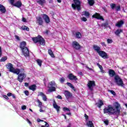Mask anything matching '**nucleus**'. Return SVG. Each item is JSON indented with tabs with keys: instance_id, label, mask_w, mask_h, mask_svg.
<instances>
[{
	"instance_id": "nucleus-1",
	"label": "nucleus",
	"mask_w": 127,
	"mask_h": 127,
	"mask_svg": "<svg viewBox=\"0 0 127 127\" xmlns=\"http://www.w3.org/2000/svg\"><path fill=\"white\" fill-rule=\"evenodd\" d=\"M104 114H108L109 115H117V112L116 108L112 105H108V107L104 109Z\"/></svg>"
},
{
	"instance_id": "nucleus-2",
	"label": "nucleus",
	"mask_w": 127,
	"mask_h": 127,
	"mask_svg": "<svg viewBox=\"0 0 127 127\" xmlns=\"http://www.w3.org/2000/svg\"><path fill=\"white\" fill-rule=\"evenodd\" d=\"M32 40H33L34 43H39L40 45H42L43 46H45V40H44V38H43V37L40 35H38L36 37H33L32 38Z\"/></svg>"
},
{
	"instance_id": "nucleus-3",
	"label": "nucleus",
	"mask_w": 127,
	"mask_h": 127,
	"mask_svg": "<svg viewBox=\"0 0 127 127\" xmlns=\"http://www.w3.org/2000/svg\"><path fill=\"white\" fill-rule=\"evenodd\" d=\"M114 80L115 81V83H116L118 86H120L121 87H124L125 86V84H124V81L123 79L121 78V77L119 75H116L114 77Z\"/></svg>"
},
{
	"instance_id": "nucleus-4",
	"label": "nucleus",
	"mask_w": 127,
	"mask_h": 127,
	"mask_svg": "<svg viewBox=\"0 0 127 127\" xmlns=\"http://www.w3.org/2000/svg\"><path fill=\"white\" fill-rule=\"evenodd\" d=\"M74 3H72L71 4L72 7L73 8V9H76V8H77L78 11L79 10H81V2H80V0H73Z\"/></svg>"
},
{
	"instance_id": "nucleus-5",
	"label": "nucleus",
	"mask_w": 127,
	"mask_h": 127,
	"mask_svg": "<svg viewBox=\"0 0 127 127\" xmlns=\"http://www.w3.org/2000/svg\"><path fill=\"white\" fill-rule=\"evenodd\" d=\"M95 86H96L95 81H88V82L87 83V87H88V89H89L90 91H93V90H94V87H95Z\"/></svg>"
},
{
	"instance_id": "nucleus-6",
	"label": "nucleus",
	"mask_w": 127,
	"mask_h": 127,
	"mask_svg": "<svg viewBox=\"0 0 127 127\" xmlns=\"http://www.w3.org/2000/svg\"><path fill=\"white\" fill-rule=\"evenodd\" d=\"M26 78V74L24 73H20L18 75L17 80L20 83H22V81Z\"/></svg>"
},
{
	"instance_id": "nucleus-7",
	"label": "nucleus",
	"mask_w": 127,
	"mask_h": 127,
	"mask_svg": "<svg viewBox=\"0 0 127 127\" xmlns=\"http://www.w3.org/2000/svg\"><path fill=\"white\" fill-rule=\"evenodd\" d=\"M21 50L25 57H29V50L27 47L24 48V49H22Z\"/></svg>"
},
{
	"instance_id": "nucleus-8",
	"label": "nucleus",
	"mask_w": 127,
	"mask_h": 127,
	"mask_svg": "<svg viewBox=\"0 0 127 127\" xmlns=\"http://www.w3.org/2000/svg\"><path fill=\"white\" fill-rule=\"evenodd\" d=\"M64 95H65V98H66L68 102H72V100H71V98H72V93H70V92L68 91H65Z\"/></svg>"
},
{
	"instance_id": "nucleus-9",
	"label": "nucleus",
	"mask_w": 127,
	"mask_h": 127,
	"mask_svg": "<svg viewBox=\"0 0 127 127\" xmlns=\"http://www.w3.org/2000/svg\"><path fill=\"white\" fill-rule=\"evenodd\" d=\"M36 22L37 24L39 25H43V19L41 16H38L36 17Z\"/></svg>"
},
{
	"instance_id": "nucleus-10",
	"label": "nucleus",
	"mask_w": 127,
	"mask_h": 127,
	"mask_svg": "<svg viewBox=\"0 0 127 127\" xmlns=\"http://www.w3.org/2000/svg\"><path fill=\"white\" fill-rule=\"evenodd\" d=\"M114 106L115 110H116V112H117V114H120V109H121V105L118 102H115Z\"/></svg>"
},
{
	"instance_id": "nucleus-11",
	"label": "nucleus",
	"mask_w": 127,
	"mask_h": 127,
	"mask_svg": "<svg viewBox=\"0 0 127 127\" xmlns=\"http://www.w3.org/2000/svg\"><path fill=\"white\" fill-rule=\"evenodd\" d=\"M99 56H101L104 59H108L109 57H108V54H106V52L104 51H100L98 53Z\"/></svg>"
},
{
	"instance_id": "nucleus-12",
	"label": "nucleus",
	"mask_w": 127,
	"mask_h": 127,
	"mask_svg": "<svg viewBox=\"0 0 127 127\" xmlns=\"http://www.w3.org/2000/svg\"><path fill=\"white\" fill-rule=\"evenodd\" d=\"M72 47L76 50H79L81 48V46L79 44L78 42L74 41L72 42Z\"/></svg>"
},
{
	"instance_id": "nucleus-13",
	"label": "nucleus",
	"mask_w": 127,
	"mask_h": 127,
	"mask_svg": "<svg viewBox=\"0 0 127 127\" xmlns=\"http://www.w3.org/2000/svg\"><path fill=\"white\" fill-rule=\"evenodd\" d=\"M67 78H68L69 79L71 80V81H77V80H78L77 76L73 75V73L68 74Z\"/></svg>"
},
{
	"instance_id": "nucleus-14",
	"label": "nucleus",
	"mask_w": 127,
	"mask_h": 127,
	"mask_svg": "<svg viewBox=\"0 0 127 127\" xmlns=\"http://www.w3.org/2000/svg\"><path fill=\"white\" fill-rule=\"evenodd\" d=\"M42 17L45 20V22H46V23H49V22H50V18H49V16L46 14H43Z\"/></svg>"
},
{
	"instance_id": "nucleus-15",
	"label": "nucleus",
	"mask_w": 127,
	"mask_h": 127,
	"mask_svg": "<svg viewBox=\"0 0 127 127\" xmlns=\"http://www.w3.org/2000/svg\"><path fill=\"white\" fill-rule=\"evenodd\" d=\"M92 17H94L95 18H97V19H101V20H105L103 16H101L100 14L98 13H95L94 14L92 15Z\"/></svg>"
},
{
	"instance_id": "nucleus-16",
	"label": "nucleus",
	"mask_w": 127,
	"mask_h": 127,
	"mask_svg": "<svg viewBox=\"0 0 127 127\" xmlns=\"http://www.w3.org/2000/svg\"><path fill=\"white\" fill-rule=\"evenodd\" d=\"M125 24V21L124 20H121L120 21H119L115 25V26H117V27H119V28L122 27L123 25Z\"/></svg>"
},
{
	"instance_id": "nucleus-17",
	"label": "nucleus",
	"mask_w": 127,
	"mask_h": 127,
	"mask_svg": "<svg viewBox=\"0 0 127 127\" xmlns=\"http://www.w3.org/2000/svg\"><path fill=\"white\" fill-rule=\"evenodd\" d=\"M6 68L7 69H9V71L11 72L14 68H13V65L11 64V63H8L6 65Z\"/></svg>"
},
{
	"instance_id": "nucleus-18",
	"label": "nucleus",
	"mask_w": 127,
	"mask_h": 127,
	"mask_svg": "<svg viewBox=\"0 0 127 127\" xmlns=\"http://www.w3.org/2000/svg\"><path fill=\"white\" fill-rule=\"evenodd\" d=\"M53 106L54 109H56L58 113L60 111V106L57 105V103H56V101H55V100H54Z\"/></svg>"
},
{
	"instance_id": "nucleus-19",
	"label": "nucleus",
	"mask_w": 127,
	"mask_h": 127,
	"mask_svg": "<svg viewBox=\"0 0 127 127\" xmlns=\"http://www.w3.org/2000/svg\"><path fill=\"white\" fill-rule=\"evenodd\" d=\"M13 5L14 6H16V7H18V8H20V7L22 5V3L21 2V1L18 0L14 3V5Z\"/></svg>"
},
{
	"instance_id": "nucleus-20",
	"label": "nucleus",
	"mask_w": 127,
	"mask_h": 127,
	"mask_svg": "<svg viewBox=\"0 0 127 127\" xmlns=\"http://www.w3.org/2000/svg\"><path fill=\"white\" fill-rule=\"evenodd\" d=\"M26 42L23 41L20 43L19 48H20V49H23L25 48H27V47H26Z\"/></svg>"
},
{
	"instance_id": "nucleus-21",
	"label": "nucleus",
	"mask_w": 127,
	"mask_h": 127,
	"mask_svg": "<svg viewBox=\"0 0 127 127\" xmlns=\"http://www.w3.org/2000/svg\"><path fill=\"white\" fill-rule=\"evenodd\" d=\"M0 11L1 13H5L6 12V9H5V7L2 4H0Z\"/></svg>"
},
{
	"instance_id": "nucleus-22",
	"label": "nucleus",
	"mask_w": 127,
	"mask_h": 127,
	"mask_svg": "<svg viewBox=\"0 0 127 127\" xmlns=\"http://www.w3.org/2000/svg\"><path fill=\"white\" fill-rule=\"evenodd\" d=\"M108 74L110 77H114L116 75V72L113 69H109L108 70Z\"/></svg>"
},
{
	"instance_id": "nucleus-23",
	"label": "nucleus",
	"mask_w": 127,
	"mask_h": 127,
	"mask_svg": "<svg viewBox=\"0 0 127 127\" xmlns=\"http://www.w3.org/2000/svg\"><path fill=\"white\" fill-rule=\"evenodd\" d=\"M38 96H41L43 98V101L45 102H46L47 101V97H46V95L43 93V92H40L38 94Z\"/></svg>"
},
{
	"instance_id": "nucleus-24",
	"label": "nucleus",
	"mask_w": 127,
	"mask_h": 127,
	"mask_svg": "<svg viewBox=\"0 0 127 127\" xmlns=\"http://www.w3.org/2000/svg\"><path fill=\"white\" fill-rule=\"evenodd\" d=\"M36 88H37L36 84H33L29 86V90H31L33 92H34L36 90Z\"/></svg>"
},
{
	"instance_id": "nucleus-25",
	"label": "nucleus",
	"mask_w": 127,
	"mask_h": 127,
	"mask_svg": "<svg viewBox=\"0 0 127 127\" xmlns=\"http://www.w3.org/2000/svg\"><path fill=\"white\" fill-rule=\"evenodd\" d=\"M37 3L40 4V5L43 6V5H44V4L46 3V1H45V0H38V1H37Z\"/></svg>"
},
{
	"instance_id": "nucleus-26",
	"label": "nucleus",
	"mask_w": 127,
	"mask_h": 127,
	"mask_svg": "<svg viewBox=\"0 0 127 127\" xmlns=\"http://www.w3.org/2000/svg\"><path fill=\"white\" fill-rule=\"evenodd\" d=\"M64 112L65 113V115L71 116V113H70V109H69V108H67V107H64Z\"/></svg>"
},
{
	"instance_id": "nucleus-27",
	"label": "nucleus",
	"mask_w": 127,
	"mask_h": 127,
	"mask_svg": "<svg viewBox=\"0 0 127 127\" xmlns=\"http://www.w3.org/2000/svg\"><path fill=\"white\" fill-rule=\"evenodd\" d=\"M48 91L49 92H50V93L52 92H55V91H56V88H55V87L54 86H48Z\"/></svg>"
},
{
	"instance_id": "nucleus-28",
	"label": "nucleus",
	"mask_w": 127,
	"mask_h": 127,
	"mask_svg": "<svg viewBox=\"0 0 127 127\" xmlns=\"http://www.w3.org/2000/svg\"><path fill=\"white\" fill-rule=\"evenodd\" d=\"M11 72H12V73H14V74H17V75H19V73H20V70L18 68H13L12 71Z\"/></svg>"
},
{
	"instance_id": "nucleus-29",
	"label": "nucleus",
	"mask_w": 127,
	"mask_h": 127,
	"mask_svg": "<svg viewBox=\"0 0 127 127\" xmlns=\"http://www.w3.org/2000/svg\"><path fill=\"white\" fill-rule=\"evenodd\" d=\"M96 105L97 106V107H98V108H101L102 106H104V103L102 100H99L98 103L96 104Z\"/></svg>"
},
{
	"instance_id": "nucleus-30",
	"label": "nucleus",
	"mask_w": 127,
	"mask_h": 127,
	"mask_svg": "<svg viewBox=\"0 0 127 127\" xmlns=\"http://www.w3.org/2000/svg\"><path fill=\"white\" fill-rule=\"evenodd\" d=\"M93 49H94V50L95 51H96V52H97V53H99V52H101V51H100L101 48H100V47H99L97 45L93 46Z\"/></svg>"
},
{
	"instance_id": "nucleus-31",
	"label": "nucleus",
	"mask_w": 127,
	"mask_h": 127,
	"mask_svg": "<svg viewBox=\"0 0 127 127\" xmlns=\"http://www.w3.org/2000/svg\"><path fill=\"white\" fill-rule=\"evenodd\" d=\"M66 85H67L68 87H70V88L73 90V91H76V89H75V87H74V86H73V84L72 83L70 82H67Z\"/></svg>"
},
{
	"instance_id": "nucleus-32",
	"label": "nucleus",
	"mask_w": 127,
	"mask_h": 127,
	"mask_svg": "<svg viewBox=\"0 0 127 127\" xmlns=\"http://www.w3.org/2000/svg\"><path fill=\"white\" fill-rule=\"evenodd\" d=\"M75 37L78 39H81L82 38V34L80 32H77L75 33Z\"/></svg>"
},
{
	"instance_id": "nucleus-33",
	"label": "nucleus",
	"mask_w": 127,
	"mask_h": 127,
	"mask_svg": "<svg viewBox=\"0 0 127 127\" xmlns=\"http://www.w3.org/2000/svg\"><path fill=\"white\" fill-rule=\"evenodd\" d=\"M49 87H56V84L55 83V81L53 80L52 81H51L49 83Z\"/></svg>"
},
{
	"instance_id": "nucleus-34",
	"label": "nucleus",
	"mask_w": 127,
	"mask_h": 127,
	"mask_svg": "<svg viewBox=\"0 0 127 127\" xmlns=\"http://www.w3.org/2000/svg\"><path fill=\"white\" fill-rule=\"evenodd\" d=\"M36 62L38 64V65L39 66H40V67H41V66L42 65V60H40V59H37L36 60Z\"/></svg>"
},
{
	"instance_id": "nucleus-35",
	"label": "nucleus",
	"mask_w": 127,
	"mask_h": 127,
	"mask_svg": "<svg viewBox=\"0 0 127 127\" xmlns=\"http://www.w3.org/2000/svg\"><path fill=\"white\" fill-rule=\"evenodd\" d=\"M86 125L89 127H94V124L92 121H89L87 122Z\"/></svg>"
},
{
	"instance_id": "nucleus-36",
	"label": "nucleus",
	"mask_w": 127,
	"mask_h": 127,
	"mask_svg": "<svg viewBox=\"0 0 127 127\" xmlns=\"http://www.w3.org/2000/svg\"><path fill=\"white\" fill-rule=\"evenodd\" d=\"M82 13L83 15H85V16H86V17H89V16H90V13H89L87 11H83Z\"/></svg>"
},
{
	"instance_id": "nucleus-37",
	"label": "nucleus",
	"mask_w": 127,
	"mask_h": 127,
	"mask_svg": "<svg viewBox=\"0 0 127 127\" xmlns=\"http://www.w3.org/2000/svg\"><path fill=\"white\" fill-rule=\"evenodd\" d=\"M87 1L90 6L94 5V4L95 3V1H94V0H87Z\"/></svg>"
},
{
	"instance_id": "nucleus-38",
	"label": "nucleus",
	"mask_w": 127,
	"mask_h": 127,
	"mask_svg": "<svg viewBox=\"0 0 127 127\" xmlns=\"http://www.w3.org/2000/svg\"><path fill=\"white\" fill-rule=\"evenodd\" d=\"M123 32L122 29H117V31L115 32V34L117 36L120 35L121 33Z\"/></svg>"
},
{
	"instance_id": "nucleus-39",
	"label": "nucleus",
	"mask_w": 127,
	"mask_h": 127,
	"mask_svg": "<svg viewBox=\"0 0 127 127\" xmlns=\"http://www.w3.org/2000/svg\"><path fill=\"white\" fill-rule=\"evenodd\" d=\"M21 28L23 30H26V31H29V28L25 25L22 26Z\"/></svg>"
},
{
	"instance_id": "nucleus-40",
	"label": "nucleus",
	"mask_w": 127,
	"mask_h": 127,
	"mask_svg": "<svg viewBox=\"0 0 127 127\" xmlns=\"http://www.w3.org/2000/svg\"><path fill=\"white\" fill-rule=\"evenodd\" d=\"M48 53L51 57H54V54H53V52L51 49L48 50Z\"/></svg>"
},
{
	"instance_id": "nucleus-41",
	"label": "nucleus",
	"mask_w": 127,
	"mask_h": 127,
	"mask_svg": "<svg viewBox=\"0 0 127 127\" xmlns=\"http://www.w3.org/2000/svg\"><path fill=\"white\" fill-rule=\"evenodd\" d=\"M6 60H7V57L5 56L2 57V58L0 59V62H4V61H6Z\"/></svg>"
},
{
	"instance_id": "nucleus-42",
	"label": "nucleus",
	"mask_w": 127,
	"mask_h": 127,
	"mask_svg": "<svg viewBox=\"0 0 127 127\" xmlns=\"http://www.w3.org/2000/svg\"><path fill=\"white\" fill-rule=\"evenodd\" d=\"M37 103H38V107L41 108L42 107V102L39 99H38Z\"/></svg>"
},
{
	"instance_id": "nucleus-43",
	"label": "nucleus",
	"mask_w": 127,
	"mask_h": 127,
	"mask_svg": "<svg viewBox=\"0 0 127 127\" xmlns=\"http://www.w3.org/2000/svg\"><path fill=\"white\" fill-rule=\"evenodd\" d=\"M108 91L109 93H111V94H112V95H113V96H116V92H115V91L109 89Z\"/></svg>"
},
{
	"instance_id": "nucleus-44",
	"label": "nucleus",
	"mask_w": 127,
	"mask_h": 127,
	"mask_svg": "<svg viewBox=\"0 0 127 127\" xmlns=\"http://www.w3.org/2000/svg\"><path fill=\"white\" fill-rule=\"evenodd\" d=\"M97 65H98L99 69H100L101 72H102V73H104V70L103 69V66H102V65H101L99 64H97Z\"/></svg>"
},
{
	"instance_id": "nucleus-45",
	"label": "nucleus",
	"mask_w": 127,
	"mask_h": 127,
	"mask_svg": "<svg viewBox=\"0 0 127 127\" xmlns=\"http://www.w3.org/2000/svg\"><path fill=\"white\" fill-rule=\"evenodd\" d=\"M108 25H109V23H108V22L104 23L102 24V26H103V27H105V28H107Z\"/></svg>"
},
{
	"instance_id": "nucleus-46",
	"label": "nucleus",
	"mask_w": 127,
	"mask_h": 127,
	"mask_svg": "<svg viewBox=\"0 0 127 127\" xmlns=\"http://www.w3.org/2000/svg\"><path fill=\"white\" fill-rule=\"evenodd\" d=\"M110 6H111L112 9H115V7H116V4H115V3H112V4L110 5Z\"/></svg>"
},
{
	"instance_id": "nucleus-47",
	"label": "nucleus",
	"mask_w": 127,
	"mask_h": 127,
	"mask_svg": "<svg viewBox=\"0 0 127 127\" xmlns=\"http://www.w3.org/2000/svg\"><path fill=\"white\" fill-rule=\"evenodd\" d=\"M116 10L117 11H120V10H121V5L117 6L116 7Z\"/></svg>"
},
{
	"instance_id": "nucleus-48",
	"label": "nucleus",
	"mask_w": 127,
	"mask_h": 127,
	"mask_svg": "<svg viewBox=\"0 0 127 127\" xmlns=\"http://www.w3.org/2000/svg\"><path fill=\"white\" fill-rule=\"evenodd\" d=\"M24 94L26 95V96H29V92L28 90H25L24 91Z\"/></svg>"
},
{
	"instance_id": "nucleus-49",
	"label": "nucleus",
	"mask_w": 127,
	"mask_h": 127,
	"mask_svg": "<svg viewBox=\"0 0 127 127\" xmlns=\"http://www.w3.org/2000/svg\"><path fill=\"white\" fill-rule=\"evenodd\" d=\"M2 97H3V98H4V99H6V100H9V99L8 97H7V96H6V95L3 94Z\"/></svg>"
},
{
	"instance_id": "nucleus-50",
	"label": "nucleus",
	"mask_w": 127,
	"mask_h": 127,
	"mask_svg": "<svg viewBox=\"0 0 127 127\" xmlns=\"http://www.w3.org/2000/svg\"><path fill=\"white\" fill-rule=\"evenodd\" d=\"M107 42H108V44L113 43V40H111L110 39H107Z\"/></svg>"
},
{
	"instance_id": "nucleus-51",
	"label": "nucleus",
	"mask_w": 127,
	"mask_h": 127,
	"mask_svg": "<svg viewBox=\"0 0 127 127\" xmlns=\"http://www.w3.org/2000/svg\"><path fill=\"white\" fill-rule=\"evenodd\" d=\"M21 109L23 110H26V106L25 105L22 106Z\"/></svg>"
},
{
	"instance_id": "nucleus-52",
	"label": "nucleus",
	"mask_w": 127,
	"mask_h": 127,
	"mask_svg": "<svg viewBox=\"0 0 127 127\" xmlns=\"http://www.w3.org/2000/svg\"><path fill=\"white\" fill-rule=\"evenodd\" d=\"M10 3H11V4H12V5H14V0H10Z\"/></svg>"
},
{
	"instance_id": "nucleus-53",
	"label": "nucleus",
	"mask_w": 127,
	"mask_h": 127,
	"mask_svg": "<svg viewBox=\"0 0 127 127\" xmlns=\"http://www.w3.org/2000/svg\"><path fill=\"white\" fill-rule=\"evenodd\" d=\"M15 38L16 39H17V40H18L19 41L20 40V38H19V36L17 35H15Z\"/></svg>"
},
{
	"instance_id": "nucleus-54",
	"label": "nucleus",
	"mask_w": 127,
	"mask_h": 127,
	"mask_svg": "<svg viewBox=\"0 0 127 127\" xmlns=\"http://www.w3.org/2000/svg\"><path fill=\"white\" fill-rule=\"evenodd\" d=\"M49 32H50V30H46L45 32H44V33L45 34H47V35H48Z\"/></svg>"
},
{
	"instance_id": "nucleus-55",
	"label": "nucleus",
	"mask_w": 127,
	"mask_h": 127,
	"mask_svg": "<svg viewBox=\"0 0 127 127\" xmlns=\"http://www.w3.org/2000/svg\"><path fill=\"white\" fill-rule=\"evenodd\" d=\"M60 81L61 83H64V78L62 77L60 79Z\"/></svg>"
},
{
	"instance_id": "nucleus-56",
	"label": "nucleus",
	"mask_w": 127,
	"mask_h": 127,
	"mask_svg": "<svg viewBox=\"0 0 127 127\" xmlns=\"http://www.w3.org/2000/svg\"><path fill=\"white\" fill-rule=\"evenodd\" d=\"M7 96L8 97H11V96H12V93H10V92H8L7 94Z\"/></svg>"
},
{
	"instance_id": "nucleus-57",
	"label": "nucleus",
	"mask_w": 127,
	"mask_h": 127,
	"mask_svg": "<svg viewBox=\"0 0 127 127\" xmlns=\"http://www.w3.org/2000/svg\"><path fill=\"white\" fill-rule=\"evenodd\" d=\"M101 45L102 46H103L104 47H106L107 46V45H106V44L105 43V42H102L101 43Z\"/></svg>"
},
{
	"instance_id": "nucleus-58",
	"label": "nucleus",
	"mask_w": 127,
	"mask_h": 127,
	"mask_svg": "<svg viewBox=\"0 0 127 127\" xmlns=\"http://www.w3.org/2000/svg\"><path fill=\"white\" fill-rule=\"evenodd\" d=\"M22 21H23V22H26V19L23 17L22 18Z\"/></svg>"
},
{
	"instance_id": "nucleus-59",
	"label": "nucleus",
	"mask_w": 127,
	"mask_h": 127,
	"mask_svg": "<svg viewBox=\"0 0 127 127\" xmlns=\"http://www.w3.org/2000/svg\"><path fill=\"white\" fill-rule=\"evenodd\" d=\"M104 124H105L106 126H108V125H109V121L108 120L104 121Z\"/></svg>"
},
{
	"instance_id": "nucleus-60",
	"label": "nucleus",
	"mask_w": 127,
	"mask_h": 127,
	"mask_svg": "<svg viewBox=\"0 0 127 127\" xmlns=\"http://www.w3.org/2000/svg\"><path fill=\"white\" fill-rule=\"evenodd\" d=\"M58 99H60V100H62V96L60 95H58L57 97Z\"/></svg>"
},
{
	"instance_id": "nucleus-61",
	"label": "nucleus",
	"mask_w": 127,
	"mask_h": 127,
	"mask_svg": "<svg viewBox=\"0 0 127 127\" xmlns=\"http://www.w3.org/2000/svg\"><path fill=\"white\" fill-rule=\"evenodd\" d=\"M40 113H44V110H42V107H40V110H39Z\"/></svg>"
},
{
	"instance_id": "nucleus-62",
	"label": "nucleus",
	"mask_w": 127,
	"mask_h": 127,
	"mask_svg": "<svg viewBox=\"0 0 127 127\" xmlns=\"http://www.w3.org/2000/svg\"><path fill=\"white\" fill-rule=\"evenodd\" d=\"M82 20L83 21H87V18L85 17H83L82 18Z\"/></svg>"
},
{
	"instance_id": "nucleus-63",
	"label": "nucleus",
	"mask_w": 127,
	"mask_h": 127,
	"mask_svg": "<svg viewBox=\"0 0 127 127\" xmlns=\"http://www.w3.org/2000/svg\"><path fill=\"white\" fill-rule=\"evenodd\" d=\"M29 85V83H27V82H25V83H24V86H25V87H28Z\"/></svg>"
},
{
	"instance_id": "nucleus-64",
	"label": "nucleus",
	"mask_w": 127,
	"mask_h": 127,
	"mask_svg": "<svg viewBox=\"0 0 127 127\" xmlns=\"http://www.w3.org/2000/svg\"><path fill=\"white\" fill-rule=\"evenodd\" d=\"M45 123H46V124H45V127H49V124H48L47 122H45Z\"/></svg>"
}]
</instances>
